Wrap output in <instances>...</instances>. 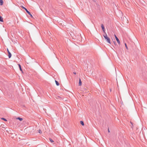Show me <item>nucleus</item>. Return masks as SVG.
Wrapping results in <instances>:
<instances>
[{"mask_svg": "<svg viewBox=\"0 0 147 147\" xmlns=\"http://www.w3.org/2000/svg\"><path fill=\"white\" fill-rule=\"evenodd\" d=\"M104 37L105 38V39L107 41L109 44H111L110 40V38L108 36L107 34L106 33V34L105 35H103Z\"/></svg>", "mask_w": 147, "mask_h": 147, "instance_id": "nucleus-1", "label": "nucleus"}, {"mask_svg": "<svg viewBox=\"0 0 147 147\" xmlns=\"http://www.w3.org/2000/svg\"><path fill=\"white\" fill-rule=\"evenodd\" d=\"M7 49V52H8V56L9 58H10L11 57V53L9 51V50L8 49Z\"/></svg>", "mask_w": 147, "mask_h": 147, "instance_id": "nucleus-2", "label": "nucleus"}, {"mask_svg": "<svg viewBox=\"0 0 147 147\" xmlns=\"http://www.w3.org/2000/svg\"><path fill=\"white\" fill-rule=\"evenodd\" d=\"M101 26V28H102L103 31V32L104 33H105V27H104V26L103 25V24H102Z\"/></svg>", "mask_w": 147, "mask_h": 147, "instance_id": "nucleus-3", "label": "nucleus"}, {"mask_svg": "<svg viewBox=\"0 0 147 147\" xmlns=\"http://www.w3.org/2000/svg\"><path fill=\"white\" fill-rule=\"evenodd\" d=\"M21 7L23 8L28 13H28L29 11L26 8H25L22 6H21Z\"/></svg>", "mask_w": 147, "mask_h": 147, "instance_id": "nucleus-4", "label": "nucleus"}, {"mask_svg": "<svg viewBox=\"0 0 147 147\" xmlns=\"http://www.w3.org/2000/svg\"><path fill=\"white\" fill-rule=\"evenodd\" d=\"M117 42H118V44L119 45H120V42L119 39L117 38H116V39Z\"/></svg>", "mask_w": 147, "mask_h": 147, "instance_id": "nucleus-5", "label": "nucleus"}, {"mask_svg": "<svg viewBox=\"0 0 147 147\" xmlns=\"http://www.w3.org/2000/svg\"><path fill=\"white\" fill-rule=\"evenodd\" d=\"M82 82L81 81V80L80 79L79 80V86H81L82 85Z\"/></svg>", "mask_w": 147, "mask_h": 147, "instance_id": "nucleus-6", "label": "nucleus"}, {"mask_svg": "<svg viewBox=\"0 0 147 147\" xmlns=\"http://www.w3.org/2000/svg\"><path fill=\"white\" fill-rule=\"evenodd\" d=\"M18 66L20 68V70L22 72H23V71H22V69L21 68V65H20V64H18Z\"/></svg>", "mask_w": 147, "mask_h": 147, "instance_id": "nucleus-7", "label": "nucleus"}, {"mask_svg": "<svg viewBox=\"0 0 147 147\" xmlns=\"http://www.w3.org/2000/svg\"><path fill=\"white\" fill-rule=\"evenodd\" d=\"M16 119L19 120L20 121H22V120H23V119L22 118H21L20 117L17 118H16Z\"/></svg>", "mask_w": 147, "mask_h": 147, "instance_id": "nucleus-8", "label": "nucleus"}, {"mask_svg": "<svg viewBox=\"0 0 147 147\" xmlns=\"http://www.w3.org/2000/svg\"><path fill=\"white\" fill-rule=\"evenodd\" d=\"M0 21L1 22H3V18L0 16Z\"/></svg>", "mask_w": 147, "mask_h": 147, "instance_id": "nucleus-9", "label": "nucleus"}, {"mask_svg": "<svg viewBox=\"0 0 147 147\" xmlns=\"http://www.w3.org/2000/svg\"><path fill=\"white\" fill-rule=\"evenodd\" d=\"M0 5H3V0H0Z\"/></svg>", "mask_w": 147, "mask_h": 147, "instance_id": "nucleus-10", "label": "nucleus"}, {"mask_svg": "<svg viewBox=\"0 0 147 147\" xmlns=\"http://www.w3.org/2000/svg\"><path fill=\"white\" fill-rule=\"evenodd\" d=\"M55 82L57 86H58L59 85V83L57 81L55 80Z\"/></svg>", "mask_w": 147, "mask_h": 147, "instance_id": "nucleus-11", "label": "nucleus"}, {"mask_svg": "<svg viewBox=\"0 0 147 147\" xmlns=\"http://www.w3.org/2000/svg\"><path fill=\"white\" fill-rule=\"evenodd\" d=\"M80 123L82 125L84 126V123L83 121H80Z\"/></svg>", "mask_w": 147, "mask_h": 147, "instance_id": "nucleus-12", "label": "nucleus"}, {"mask_svg": "<svg viewBox=\"0 0 147 147\" xmlns=\"http://www.w3.org/2000/svg\"><path fill=\"white\" fill-rule=\"evenodd\" d=\"M49 140H50V141L52 142V143H53V142H54V141L51 138H50L49 139Z\"/></svg>", "mask_w": 147, "mask_h": 147, "instance_id": "nucleus-13", "label": "nucleus"}, {"mask_svg": "<svg viewBox=\"0 0 147 147\" xmlns=\"http://www.w3.org/2000/svg\"><path fill=\"white\" fill-rule=\"evenodd\" d=\"M28 13H28V14L32 18L33 17V16H32V15L30 13V12H29Z\"/></svg>", "mask_w": 147, "mask_h": 147, "instance_id": "nucleus-14", "label": "nucleus"}, {"mask_svg": "<svg viewBox=\"0 0 147 147\" xmlns=\"http://www.w3.org/2000/svg\"><path fill=\"white\" fill-rule=\"evenodd\" d=\"M125 47L126 48V49L127 50L128 49V48L127 46V45H126V43H125Z\"/></svg>", "mask_w": 147, "mask_h": 147, "instance_id": "nucleus-15", "label": "nucleus"}, {"mask_svg": "<svg viewBox=\"0 0 147 147\" xmlns=\"http://www.w3.org/2000/svg\"><path fill=\"white\" fill-rule=\"evenodd\" d=\"M1 119H3V120H4V121H7V120L6 119L4 118H1Z\"/></svg>", "mask_w": 147, "mask_h": 147, "instance_id": "nucleus-16", "label": "nucleus"}, {"mask_svg": "<svg viewBox=\"0 0 147 147\" xmlns=\"http://www.w3.org/2000/svg\"><path fill=\"white\" fill-rule=\"evenodd\" d=\"M38 132L40 134H41L42 133V131L41 130H39L38 131Z\"/></svg>", "mask_w": 147, "mask_h": 147, "instance_id": "nucleus-17", "label": "nucleus"}, {"mask_svg": "<svg viewBox=\"0 0 147 147\" xmlns=\"http://www.w3.org/2000/svg\"><path fill=\"white\" fill-rule=\"evenodd\" d=\"M115 39H116V38H117L115 35Z\"/></svg>", "mask_w": 147, "mask_h": 147, "instance_id": "nucleus-18", "label": "nucleus"}, {"mask_svg": "<svg viewBox=\"0 0 147 147\" xmlns=\"http://www.w3.org/2000/svg\"><path fill=\"white\" fill-rule=\"evenodd\" d=\"M74 74H76V72H74Z\"/></svg>", "mask_w": 147, "mask_h": 147, "instance_id": "nucleus-19", "label": "nucleus"}, {"mask_svg": "<svg viewBox=\"0 0 147 147\" xmlns=\"http://www.w3.org/2000/svg\"><path fill=\"white\" fill-rule=\"evenodd\" d=\"M108 132H110V131H109V129H108Z\"/></svg>", "mask_w": 147, "mask_h": 147, "instance_id": "nucleus-20", "label": "nucleus"}, {"mask_svg": "<svg viewBox=\"0 0 147 147\" xmlns=\"http://www.w3.org/2000/svg\"><path fill=\"white\" fill-rule=\"evenodd\" d=\"M130 123H131V124H132V123H131V122H130Z\"/></svg>", "mask_w": 147, "mask_h": 147, "instance_id": "nucleus-21", "label": "nucleus"}]
</instances>
